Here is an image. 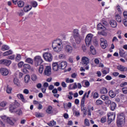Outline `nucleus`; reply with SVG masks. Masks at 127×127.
Wrapping results in <instances>:
<instances>
[{"label":"nucleus","instance_id":"nucleus-28","mask_svg":"<svg viewBox=\"0 0 127 127\" xmlns=\"http://www.w3.org/2000/svg\"><path fill=\"white\" fill-rule=\"evenodd\" d=\"M101 94H103L104 95H106L108 93V90L106 88L103 87L100 90Z\"/></svg>","mask_w":127,"mask_h":127},{"label":"nucleus","instance_id":"nucleus-61","mask_svg":"<svg viewBox=\"0 0 127 127\" xmlns=\"http://www.w3.org/2000/svg\"><path fill=\"white\" fill-rule=\"evenodd\" d=\"M13 82L15 85H18V79H17V78H14Z\"/></svg>","mask_w":127,"mask_h":127},{"label":"nucleus","instance_id":"nucleus-52","mask_svg":"<svg viewBox=\"0 0 127 127\" xmlns=\"http://www.w3.org/2000/svg\"><path fill=\"white\" fill-rule=\"evenodd\" d=\"M31 4L33 7H36L37 5H38V3L36 2V1H33L31 2Z\"/></svg>","mask_w":127,"mask_h":127},{"label":"nucleus","instance_id":"nucleus-43","mask_svg":"<svg viewBox=\"0 0 127 127\" xmlns=\"http://www.w3.org/2000/svg\"><path fill=\"white\" fill-rule=\"evenodd\" d=\"M84 125L86 127H90V122L88 119H85L84 120Z\"/></svg>","mask_w":127,"mask_h":127},{"label":"nucleus","instance_id":"nucleus-21","mask_svg":"<svg viewBox=\"0 0 127 127\" xmlns=\"http://www.w3.org/2000/svg\"><path fill=\"white\" fill-rule=\"evenodd\" d=\"M16 107H15V105H11L9 107V111L10 113H16Z\"/></svg>","mask_w":127,"mask_h":127},{"label":"nucleus","instance_id":"nucleus-2","mask_svg":"<svg viewBox=\"0 0 127 127\" xmlns=\"http://www.w3.org/2000/svg\"><path fill=\"white\" fill-rule=\"evenodd\" d=\"M126 118L125 114L121 113L118 114L117 125L118 127H121L126 123Z\"/></svg>","mask_w":127,"mask_h":127},{"label":"nucleus","instance_id":"nucleus-47","mask_svg":"<svg viewBox=\"0 0 127 127\" xmlns=\"http://www.w3.org/2000/svg\"><path fill=\"white\" fill-rule=\"evenodd\" d=\"M31 78V80L33 81V82H35V81L37 80V76L36 74H32Z\"/></svg>","mask_w":127,"mask_h":127},{"label":"nucleus","instance_id":"nucleus-45","mask_svg":"<svg viewBox=\"0 0 127 127\" xmlns=\"http://www.w3.org/2000/svg\"><path fill=\"white\" fill-rule=\"evenodd\" d=\"M97 28L98 30H100V29H105V26H103L102 24L99 23L97 25Z\"/></svg>","mask_w":127,"mask_h":127},{"label":"nucleus","instance_id":"nucleus-31","mask_svg":"<svg viewBox=\"0 0 127 127\" xmlns=\"http://www.w3.org/2000/svg\"><path fill=\"white\" fill-rule=\"evenodd\" d=\"M13 52L11 51V50H10L8 51L5 52L3 54V56H8V55H10L12 54Z\"/></svg>","mask_w":127,"mask_h":127},{"label":"nucleus","instance_id":"nucleus-14","mask_svg":"<svg viewBox=\"0 0 127 127\" xmlns=\"http://www.w3.org/2000/svg\"><path fill=\"white\" fill-rule=\"evenodd\" d=\"M60 69L64 70L67 67V63L66 62H58Z\"/></svg>","mask_w":127,"mask_h":127},{"label":"nucleus","instance_id":"nucleus-30","mask_svg":"<svg viewBox=\"0 0 127 127\" xmlns=\"http://www.w3.org/2000/svg\"><path fill=\"white\" fill-rule=\"evenodd\" d=\"M26 63H28L29 64H33V60L32 59L28 58L25 60Z\"/></svg>","mask_w":127,"mask_h":127},{"label":"nucleus","instance_id":"nucleus-64","mask_svg":"<svg viewBox=\"0 0 127 127\" xmlns=\"http://www.w3.org/2000/svg\"><path fill=\"white\" fill-rule=\"evenodd\" d=\"M127 82H122L121 84H120V87H125V86H127Z\"/></svg>","mask_w":127,"mask_h":127},{"label":"nucleus","instance_id":"nucleus-44","mask_svg":"<svg viewBox=\"0 0 127 127\" xmlns=\"http://www.w3.org/2000/svg\"><path fill=\"white\" fill-rule=\"evenodd\" d=\"M7 105V102L6 101H2L0 103V107H2V108H4Z\"/></svg>","mask_w":127,"mask_h":127},{"label":"nucleus","instance_id":"nucleus-41","mask_svg":"<svg viewBox=\"0 0 127 127\" xmlns=\"http://www.w3.org/2000/svg\"><path fill=\"white\" fill-rule=\"evenodd\" d=\"M9 49V47L7 45H3L2 46L1 50L2 51H5V50H8Z\"/></svg>","mask_w":127,"mask_h":127},{"label":"nucleus","instance_id":"nucleus-29","mask_svg":"<svg viewBox=\"0 0 127 127\" xmlns=\"http://www.w3.org/2000/svg\"><path fill=\"white\" fill-rule=\"evenodd\" d=\"M47 125L49 126V127H54V126H56V122L53 120L50 121V123H47Z\"/></svg>","mask_w":127,"mask_h":127},{"label":"nucleus","instance_id":"nucleus-57","mask_svg":"<svg viewBox=\"0 0 127 127\" xmlns=\"http://www.w3.org/2000/svg\"><path fill=\"white\" fill-rule=\"evenodd\" d=\"M24 64V63L23 62H20L18 64V68H22V66L23 67V65Z\"/></svg>","mask_w":127,"mask_h":127},{"label":"nucleus","instance_id":"nucleus-27","mask_svg":"<svg viewBox=\"0 0 127 127\" xmlns=\"http://www.w3.org/2000/svg\"><path fill=\"white\" fill-rule=\"evenodd\" d=\"M7 124L10 125V126H13L14 125V122L12 121V118L8 117L7 121H6Z\"/></svg>","mask_w":127,"mask_h":127},{"label":"nucleus","instance_id":"nucleus-32","mask_svg":"<svg viewBox=\"0 0 127 127\" xmlns=\"http://www.w3.org/2000/svg\"><path fill=\"white\" fill-rule=\"evenodd\" d=\"M116 19L118 22H122V17L120 15L117 14L115 16Z\"/></svg>","mask_w":127,"mask_h":127},{"label":"nucleus","instance_id":"nucleus-3","mask_svg":"<svg viewBox=\"0 0 127 127\" xmlns=\"http://www.w3.org/2000/svg\"><path fill=\"white\" fill-rule=\"evenodd\" d=\"M73 35L77 44H80V43L81 42V37L79 34V32H78V29L73 30Z\"/></svg>","mask_w":127,"mask_h":127},{"label":"nucleus","instance_id":"nucleus-60","mask_svg":"<svg viewBox=\"0 0 127 127\" xmlns=\"http://www.w3.org/2000/svg\"><path fill=\"white\" fill-rule=\"evenodd\" d=\"M16 113L17 115H18V116H21L22 115V111L21 110H18L16 111Z\"/></svg>","mask_w":127,"mask_h":127},{"label":"nucleus","instance_id":"nucleus-25","mask_svg":"<svg viewBox=\"0 0 127 127\" xmlns=\"http://www.w3.org/2000/svg\"><path fill=\"white\" fill-rule=\"evenodd\" d=\"M32 8V7L31 6L27 5V6L24 7V11H25V12H28V11H29V10H30Z\"/></svg>","mask_w":127,"mask_h":127},{"label":"nucleus","instance_id":"nucleus-8","mask_svg":"<svg viewBox=\"0 0 127 127\" xmlns=\"http://www.w3.org/2000/svg\"><path fill=\"white\" fill-rule=\"evenodd\" d=\"M100 45L103 49H106L108 46V42L104 38H100Z\"/></svg>","mask_w":127,"mask_h":127},{"label":"nucleus","instance_id":"nucleus-48","mask_svg":"<svg viewBox=\"0 0 127 127\" xmlns=\"http://www.w3.org/2000/svg\"><path fill=\"white\" fill-rule=\"evenodd\" d=\"M15 60L17 62H18V61H20V60H21V56L20 54L17 55Z\"/></svg>","mask_w":127,"mask_h":127},{"label":"nucleus","instance_id":"nucleus-54","mask_svg":"<svg viewBox=\"0 0 127 127\" xmlns=\"http://www.w3.org/2000/svg\"><path fill=\"white\" fill-rule=\"evenodd\" d=\"M101 98L102 99V100H103V101H107V100H109V97L107 96L106 95H102L101 96Z\"/></svg>","mask_w":127,"mask_h":127},{"label":"nucleus","instance_id":"nucleus-50","mask_svg":"<svg viewBox=\"0 0 127 127\" xmlns=\"http://www.w3.org/2000/svg\"><path fill=\"white\" fill-rule=\"evenodd\" d=\"M95 104L97 106H100L103 104V101L98 99L96 101Z\"/></svg>","mask_w":127,"mask_h":127},{"label":"nucleus","instance_id":"nucleus-13","mask_svg":"<svg viewBox=\"0 0 127 127\" xmlns=\"http://www.w3.org/2000/svg\"><path fill=\"white\" fill-rule=\"evenodd\" d=\"M64 51L66 53L70 54L73 51V47L70 45H66L64 47Z\"/></svg>","mask_w":127,"mask_h":127},{"label":"nucleus","instance_id":"nucleus-40","mask_svg":"<svg viewBox=\"0 0 127 127\" xmlns=\"http://www.w3.org/2000/svg\"><path fill=\"white\" fill-rule=\"evenodd\" d=\"M30 79V76H29V75H26L24 77L25 83H28V82H29Z\"/></svg>","mask_w":127,"mask_h":127},{"label":"nucleus","instance_id":"nucleus-53","mask_svg":"<svg viewBox=\"0 0 127 127\" xmlns=\"http://www.w3.org/2000/svg\"><path fill=\"white\" fill-rule=\"evenodd\" d=\"M123 23L125 26L127 27V18H124L123 20Z\"/></svg>","mask_w":127,"mask_h":127},{"label":"nucleus","instance_id":"nucleus-46","mask_svg":"<svg viewBox=\"0 0 127 127\" xmlns=\"http://www.w3.org/2000/svg\"><path fill=\"white\" fill-rule=\"evenodd\" d=\"M6 93L7 94H11V91L12 90V88L11 87L7 86L6 87Z\"/></svg>","mask_w":127,"mask_h":127},{"label":"nucleus","instance_id":"nucleus-55","mask_svg":"<svg viewBox=\"0 0 127 127\" xmlns=\"http://www.w3.org/2000/svg\"><path fill=\"white\" fill-rule=\"evenodd\" d=\"M122 92L123 94H125V95L127 94V86H125L122 88Z\"/></svg>","mask_w":127,"mask_h":127},{"label":"nucleus","instance_id":"nucleus-23","mask_svg":"<svg viewBox=\"0 0 127 127\" xmlns=\"http://www.w3.org/2000/svg\"><path fill=\"white\" fill-rule=\"evenodd\" d=\"M110 25H111L112 27L115 28L117 27L118 24L117 23V21L115 20H111V21L109 22Z\"/></svg>","mask_w":127,"mask_h":127},{"label":"nucleus","instance_id":"nucleus-20","mask_svg":"<svg viewBox=\"0 0 127 127\" xmlns=\"http://www.w3.org/2000/svg\"><path fill=\"white\" fill-rule=\"evenodd\" d=\"M86 96H87V92L84 93V94L83 95V96L81 99V105H80V106H81V108L85 107V98H86Z\"/></svg>","mask_w":127,"mask_h":127},{"label":"nucleus","instance_id":"nucleus-39","mask_svg":"<svg viewBox=\"0 0 127 127\" xmlns=\"http://www.w3.org/2000/svg\"><path fill=\"white\" fill-rule=\"evenodd\" d=\"M92 96H93V99H98V98H99V94H98V92H92Z\"/></svg>","mask_w":127,"mask_h":127},{"label":"nucleus","instance_id":"nucleus-51","mask_svg":"<svg viewBox=\"0 0 127 127\" xmlns=\"http://www.w3.org/2000/svg\"><path fill=\"white\" fill-rule=\"evenodd\" d=\"M60 59H66V55L64 54H61L59 55Z\"/></svg>","mask_w":127,"mask_h":127},{"label":"nucleus","instance_id":"nucleus-12","mask_svg":"<svg viewBox=\"0 0 127 127\" xmlns=\"http://www.w3.org/2000/svg\"><path fill=\"white\" fill-rule=\"evenodd\" d=\"M44 74L46 76H50L51 75V66L47 65L44 69Z\"/></svg>","mask_w":127,"mask_h":127},{"label":"nucleus","instance_id":"nucleus-62","mask_svg":"<svg viewBox=\"0 0 127 127\" xmlns=\"http://www.w3.org/2000/svg\"><path fill=\"white\" fill-rule=\"evenodd\" d=\"M109 72H110V70L108 69V68H107V69L106 70H103V71H102V73H103V74H105V75L106 74H108V73H109Z\"/></svg>","mask_w":127,"mask_h":127},{"label":"nucleus","instance_id":"nucleus-19","mask_svg":"<svg viewBox=\"0 0 127 127\" xmlns=\"http://www.w3.org/2000/svg\"><path fill=\"white\" fill-rule=\"evenodd\" d=\"M54 112V110L53 109V107L51 106H49L46 110V113L48 114H53Z\"/></svg>","mask_w":127,"mask_h":127},{"label":"nucleus","instance_id":"nucleus-7","mask_svg":"<svg viewBox=\"0 0 127 127\" xmlns=\"http://www.w3.org/2000/svg\"><path fill=\"white\" fill-rule=\"evenodd\" d=\"M108 116V124H111L114 120H115V118H116V114L113 112H109L107 114Z\"/></svg>","mask_w":127,"mask_h":127},{"label":"nucleus","instance_id":"nucleus-24","mask_svg":"<svg viewBox=\"0 0 127 127\" xmlns=\"http://www.w3.org/2000/svg\"><path fill=\"white\" fill-rule=\"evenodd\" d=\"M90 53L92 54V55H96V54H97V52L96 51V49H95V48L93 46H91L90 47Z\"/></svg>","mask_w":127,"mask_h":127},{"label":"nucleus","instance_id":"nucleus-4","mask_svg":"<svg viewBox=\"0 0 127 127\" xmlns=\"http://www.w3.org/2000/svg\"><path fill=\"white\" fill-rule=\"evenodd\" d=\"M43 62V60L42 58L40 56H37L34 58V63L35 66H39V65H41Z\"/></svg>","mask_w":127,"mask_h":127},{"label":"nucleus","instance_id":"nucleus-22","mask_svg":"<svg viewBox=\"0 0 127 127\" xmlns=\"http://www.w3.org/2000/svg\"><path fill=\"white\" fill-rule=\"evenodd\" d=\"M77 83L75 82L73 84H70L68 86V89L69 90H75V89H77Z\"/></svg>","mask_w":127,"mask_h":127},{"label":"nucleus","instance_id":"nucleus-56","mask_svg":"<svg viewBox=\"0 0 127 127\" xmlns=\"http://www.w3.org/2000/svg\"><path fill=\"white\" fill-rule=\"evenodd\" d=\"M65 82H66V83H73L74 82V79L66 78L65 79Z\"/></svg>","mask_w":127,"mask_h":127},{"label":"nucleus","instance_id":"nucleus-26","mask_svg":"<svg viewBox=\"0 0 127 127\" xmlns=\"http://www.w3.org/2000/svg\"><path fill=\"white\" fill-rule=\"evenodd\" d=\"M35 116L36 118H43V117H44V114L39 112H35Z\"/></svg>","mask_w":127,"mask_h":127},{"label":"nucleus","instance_id":"nucleus-37","mask_svg":"<svg viewBox=\"0 0 127 127\" xmlns=\"http://www.w3.org/2000/svg\"><path fill=\"white\" fill-rule=\"evenodd\" d=\"M17 13V15H19V16H23V15H24V12L22 9L19 10Z\"/></svg>","mask_w":127,"mask_h":127},{"label":"nucleus","instance_id":"nucleus-1","mask_svg":"<svg viewBox=\"0 0 127 127\" xmlns=\"http://www.w3.org/2000/svg\"><path fill=\"white\" fill-rule=\"evenodd\" d=\"M52 47L55 52H60L62 51V49H63V45L62 44V40L61 39H59L57 40H55L53 41L52 43Z\"/></svg>","mask_w":127,"mask_h":127},{"label":"nucleus","instance_id":"nucleus-5","mask_svg":"<svg viewBox=\"0 0 127 127\" xmlns=\"http://www.w3.org/2000/svg\"><path fill=\"white\" fill-rule=\"evenodd\" d=\"M94 35L92 34L89 33L88 34L85 38V43L87 46H89L92 42V39Z\"/></svg>","mask_w":127,"mask_h":127},{"label":"nucleus","instance_id":"nucleus-49","mask_svg":"<svg viewBox=\"0 0 127 127\" xmlns=\"http://www.w3.org/2000/svg\"><path fill=\"white\" fill-rule=\"evenodd\" d=\"M81 111H83V117H85V116H87V111L85 110V108L84 107H82V106H81Z\"/></svg>","mask_w":127,"mask_h":127},{"label":"nucleus","instance_id":"nucleus-38","mask_svg":"<svg viewBox=\"0 0 127 127\" xmlns=\"http://www.w3.org/2000/svg\"><path fill=\"white\" fill-rule=\"evenodd\" d=\"M116 103L115 102H112L111 104V111H114L116 109Z\"/></svg>","mask_w":127,"mask_h":127},{"label":"nucleus","instance_id":"nucleus-16","mask_svg":"<svg viewBox=\"0 0 127 127\" xmlns=\"http://www.w3.org/2000/svg\"><path fill=\"white\" fill-rule=\"evenodd\" d=\"M117 69L121 71V72H126V71H127V67L122 65H118Z\"/></svg>","mask_w":127,"mask_h":127},{"label":"nucleus","instance_id":"nucleus-42","mask_svg":"<svg viewBox=\"0 0 127 127\" xmlns=\"http://www.w3.org/2000/svg\"><path fill=\"white\" fill-rule=\"evenodd\" d=\"M44 68V67L43 65H41L40 66V67L39 68V70H38L39 74H42V73H43Z\"/></svg>","mask_w":127,"mask_h":127},{"label":"nucleus","instance_id":"nucleus-18","mask_svg":"<svg viewBox=\"0 0 127 127\" xmlns=\"http://www.w3.org/2000/svg\"><path fill=\"white\" fill-rule=\"evenodd\" d=\"M17 97L18 98V99H20L23 103H26L27 102V101L24 99V96H23V95L22 94H17Z\"/></svg>","mask_w":127,"mask_h":127},{"label":"nucleus","instance_id":"nucleus-6","mask_svg":"<svg viewBox=\"0 0 127 127\" xmlns=\"http://www.w3.org/2000/svg\"><path fill=\"white\" fill-rule=\"evenodd\" d=\"M43 56L44 59L46 61H48V62H51V61H52V55L50 54V53H44Z\"/></svg>","mask_w":127,"mask_h":127},{"label":"nucleus","instance_id":"nucleus-63","mask_svg":"<svg viewBox=\"0 0 127 127\" xmlns=\"http://www.w3.org/2000/svg\"><path fill=\"white\" fill-rule=\"evenodd\" d=\"M74 115L75 117H79V116H80V112H79V111H74Z\"/></svg>","mask_w":127,"mask_h":127},{"label":"nucleus","instance_id":"nucleus-34","mask_svg":"<svg viewBox=\"0 0 127 127\" xmlns=\"http://www.w3.org/2000/svg\"><path fill=\"white\" fill-rule=\"evenodd\" d=\"M119 55H120L121 57L125 56V55H126V52H125V50L123 49L120 50Z\"/></svg>","mask_w":127,"mask_h":127},{"label":"nucleus","instance_id":"nucleus-15","mask_svg":"<svg viewBox=\"0 0 127 127\" xmlns=\"http://www.w3.org/2000/svg\"><path fill=\"white\" fill-rule=\"evenodd\" d=\"M81 62L83 65L87 66L89 62V58H87V57H83L81 59Z\"/></svg>","mask_w":127,"mask_h":127},{"label":"nucleus","instance_id":"nucleus-58","mask_svg":"<svg viewBox=\"0 0 127 127\" xmlns=\"http://www.w3.org/2000/svg\"><path fill=\"white\" fill-rule=\"evenodd\" d=\"M98 34H101V35H103V36H107V32L103 31L101 32H98Z\"/></svg>","mask_w":127,"mask_h":127},{"label":"nucleus","instance_id":"nucleus-59","mask_svg":"<svg viewBox=\"0 0 127 127\" xmlns=\"http://www.w3.org/2000/svg\"><path fill=\"white\" fill-rule=\"evenodd\" d=\"M100 122L102 124H104V123H106V122H107V118L106 117L102 118L101 120H100Z\"/></svg>","mask_w":127,"mask_h":127},{"label":"nucleus","instance_id":"nucleus-33","mask_svg":"<svg viewBox=\"0 0 127 127\" xmlns=\"http://www.w3.org/2000/svg\"><path fill=\"white\" fill-rule=\"evenodd\" d=\"M109 94L111 98H115V97H116V93L114 92L113 90H110Z\"/></svg>","mask_w":127,"mask_h":127},{"label":"nucleus","instance_id":"nucleus-9","mask_svg":"<svg viewBox=\"0 0 127 127\" xmlns=\"http://www.w3.org/2000/svg\"><path fill=\"white\" fill-rule=\"evenodd\" d=\"M11 64V61L2 59L0 60V65H4L5 66H9Z\"/></svg>","mask_w":127,"mask_h":127},{"label":"nucleus","instance_id":"nucleus-17","mask_svg":"<svg viewBox=\"0 0 127 127\" xmlns=\"http://www.w3.org/2000/svg\"><path fill=\"white\" fill-rule=\"evenodd\" d=\"M52 65L54 71H58L60 69L59 63H54Z\"/></svg>","mask_w":127,"mask_h":127},{"label":"nucleus","instance_id":"nucleus-11","mask_svg":"<svg viewBox=\"0 0 127 127\" xmlns=\"http://www.w3.org/2000/svg\"><path fill=\"white\" fill-rule=\"evenodd\" d=\"M0 73L2 76H7L9 74V70L6 68L1 67L0 68Z\"/></svg>","mask_w":127,"mask_h":127},{"label":"nucleus","instance_id":"nucleus-35","mask_svg":"<svg viewBox=\"0 0 127 127\" xmlns=\"http://www.w3.org/2000/svg\"><path fill=\"white\" fill-rule=\"evenodd\" d=\"M17 4L19 7H23L24 5V2H23V1L20 0L17 2Z\"/></svg>","mask_w":127,"mask_h":127},{"label":"nucleus","instance_id":"nucleus-36","mask_svg":"<svg viewBox=\"0 0 127 127\" xmlns=\"http://www.w3.org/2000/svg\"><path fill=\"white\" fill-rule=\"evenodd\" d=\"M0 119L2 120L4 122H6L8 119L9 117L5 115H1L0 116Z\"/></svg>","mask_w":127,"mask_h":127},{"label":"nucleus","instance_id":"nucleus-10","mask_svg":"<svg viewBox=\"0 0 127 127\" xmlns=\"http://www.w3.org/2000/svg\"><path fill=\"white\" fill-rule=\"evenodd\" d=\"M23 68H24V69H23L22 70V71L25 74H27V73H28V70H27V69H28V70H32V68H31V66H30V65H29L27 64H23Z\"/></svg>","mask_w":127,"mask_h":127}]
</instances>
